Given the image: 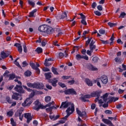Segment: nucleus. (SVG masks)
<instances>
[{"instance_id":"1","label":"nucleus","mask_w":126,"mask_h":126,"mask_svg":"<svg viewBox=\"0 0 126 126\" xmlns=\"http://www.w3.org/2000/svg\"><path fill=\"white\" fill-rule=\"evenodd\" d=\"M38 31L50 34L54 33V29L48 25H42L39 27Z\"/></svg>"},{"instance_id":"2","label":"nucleus","mask_w":126,"mask_h":126,"mask_svg":"<svg viewBox=\"0 0 126 126\" xmlns=\"http://www.w3.org/2000/svg\"><path fill=\"white\" fill-rule=\"evenodd\" d=\"M74 112V104H71V107H68L66 110V113H67V115H66L63 118V120L65 122L67 119Z\"/></svg>"},{"instance_id":"3","label":"nucleus","mask_w":126,"mask_h":126,"mask_svg":"<svg viewBox=\"0 0 126 126\" xmlns=\"http://www.w3.org/2000/svg\"><path fill=\"white\" fill-rule=\"evenodd\" d=\"M92 94H94V93H92L91 94H86L85 95L81 96L80 97V100H81L82 102H87L89 103V102H90V101L86 99H90V98H92V97H93L92 96Z\"/></svg>"},{"instance_id":"4","label":"nucleus","mask_w":126,"mask_h":126,"mask_svg":"<svg viewBox=\"0 0 126 126\" xmlns=\"http://www.w3.org/2000/svg\"><path fill=\"white\" fill-rule=\"evenodd\" d=\"M63 93L65 95H77V93L75 90L73 88L68 89L63 91Z\"/></svg>"},{"instance_id":"5","label":"nucleus","mask_w":126,"mask_h":126,"mask_svg":"<svg viewBox=\"0 0 126 126\" xmlns=\"http://www.w3.org/2000/svg\"><path fill=\"white\" fill-rule=\"evenodd\" d=\"M14 90L19 94H24L25 93V91L23 90V87L21 85H16L14 87Z\"/></svg>"},{"instance_id":"6","label":"nucleus","mask_w":126,"mask_h":126,"mask_svg":"<svg viewBox=\"0 0 126 126\" xmlns=\"http://www.w3.org/2000/svg\"><path fill=\"white\" fill-rule=\"evenodd\" d=\"M14 90L19 94H24L25 93V91L23 90V87L21 85H16L14 87Z\"/></svg>"},{"instance_id":"7","label":"nucleus","mask_w":126,"mask_h":126,"mask_svg":"<svg viewBox=\"0 0 126 126\" xmlns=\"http://www.w3.org/2000/svg\"><path fill=\"white\" fill-rule=\"evenodd\" d=\"M33 103V100L30 98H27L25 100L24 103H22L23 107H29Z\"/></svg>"},{"instance_id":"8","label":"nucleus","mask_w":126,"mask_h":126,"mask_svg":"<svg viewBox=\"0 0 126 126\" xmlns=\"http://www.w3.org/2000/svg\"><path fill=\"white\" fill-rule=\"evenodd\" d=\"M32 88L42 90L44 89V84H43V83H40L39 82L33 83Z\"/></svg>"},{"instance_id":"9","label":"nucleus","mask_w":126,"mask_h":126,"mask_svg":"<svg viewBox=\"0 0 126 126\" xmlns=\"http://www.w3.org/2000/svg\"><path fill=\"white\" fill-rule=\"evenodd\" d=\"M70 105H71V102H70L67 101H63L61 103L60 109H66V108H68V106H70Z\"/></svg>"},{"instance_id":"10","label":"nucleus","mask_w":126,"mask_h":126,"mask_svg":"<svg viewBox=\"0 0 126 126\" xmlns=\"http://www.w3.org/2000/svg\"><path fill=\"white\" fill-rule=\"evenodd\" d=\"M100 79L102 83H103V84H107V83H108V77L106 75H102L100 78Z\"/></svg>"},{"instance_id":"11","label":"nucleus","mask_w":126,"mask_h":126,"mask_svg":"<svg viewBox=\"0 0 126 126\" xmlns=\"http://www.w3.org/2000/svg\"><path fill=\"white\" fill-rule=\"evenodd\" d=\"M25 118L27 119V123L28 124H29L30 123L31 121H32V117H31V113H25Z\"/></svg>"},{"instance_id":"12","label":"nucleus","mask_w":126,"mask_h":126,"mask_svg":"<svg viewBox=\"0 0 126 126\" xmlns=\"http://www.w3.org/2000/svg\"><path fill=\"white\" fill-rule=\"evenodd\" d=\"M102 122H103L104 124L108 125L109 126H115L112 123V121H110L109 119H103Z\"/></svg>"},{"instance_id":"13","label":"nucleus","mask_w":126,"mask_h":126,"mask_svg":"<svg viewBox=\"0 0 126 126\" xmlns=\"http://www.w3.org/2000/svg\"><path fill=\"white\" fill-rule=\"evenodd\" d=\"M87 68L88 69H89V70H91L92 71H94L95 70H97V68L94 67L92 64L89 63L87 65Z\"/></svg>"},{"instance_id":"14","label":"nucleus","mask_w":126,"mask_h":126,"mask_svg":"<svg viewBox=\"0 0 126 126\" xmlns=\"http://www.w3.org/2000/svg\"><path fill=\"white\" fill-rule=\"evenodd\" d=\"M58 80H56V78H54L53 80H50L48 81L49 83H51V85L53 87H57V83H58Z\"/></svg>"},{"instance_id":"15","label":"nucleus","mask_w":126,"mask_h":126,"mask_svg":"<svg viewBox=\"0 0 126 126\" xmlns=\"http://www.w3.org/2000/svg\"><path fill=\"white\" fill-rule=\"evenodd\" d=\"M76 111L77 114H78L79 117H84V116L86 115V112L85 111H83L81 112V111L79 110V109H78V108H77L76 109Z\"/></svg>"},{"instance_id":"16","label":"nucleus","mask_w":126,"mask_h":126,"mask_svg":"<svg viewBox=\"0 0 126 126\" xmlns=\"http://www.w3.org/2000/svg\"><path fill=\"white\" fill-rule=\"evenodd\" d=\"M92 97H97L95 99V101L97 102V101H99V98L100 97V93L98 92H95L94 94H92Z\"/></svg>"},{"instance_id":"17","label":"nucleus","mask_w":126,"mask_h":126,"mask_svg":"<svg viewBox=\"0 0 126 126\" xmlns=\"http://www.w3.org/2000/svg\"><path fill=\"white\" fill-rule=\"evenodd\" d=\"M44 75L45 76L46 79H47L48 81L52 80V79H51V78H52V76L53 75V73H52V72L45 73Z\"/></svg>"},{"instance_id":"18","label":"nucleus","mask_w":126,"mask_h":126,"mask_svg":"<svg viewBox=\"0 0 126 126\" xmlns=\"http://www.w3.org/2000/svg\"><path fill=\"white\" fill-rule=\"evenodd\" d=\"M14 47H16V48H18V51L19 52V53H22V46H21V44L19 43H16L14 44Z\"/></svg>"},{"instance_id":"19","label":"nucleus","mask_w":126,"mask_h":126,"mask_svg":"<svg viewBox=\"0 0 126 126\" xmlns=\"http://www.w3.org/2000/svg\"><path fill=\"white\" fill-rule=\"evenodd\" d=\"M1 59H5L6 58H7L9 56V54L8 53H5V52H4V51H2L1 52Z\"/></svg>"},{"instance_id":"20","label":"nucleus","mask_w":126,"mask_h":126,"mask_svg":"<svg viewBox=\"0 0 126 126\" xmlns=\"http://www.w3.org/2000/svg\"><path fill=\"white\" fill-rule=\"evenodd\" d=\"M85 82L88 86H93V83H92V81H90L89 79H86Z\"/></svg>"},{"instance_id":"21","label":"nucleus","mask_w":126,"mask_h":126,"mask_svg":"<svg viewBox=\"0 0 126 126\" xmlns=\"http://www.w3.org/2000/svg\"><path fill=\"white\" fill-rule=\"evenodd\" d=\"M58 70V68H55V67H52L51 70L52 72L54 73V74H55L56 75H58L59 74V72L57 71Z\"/></svg>"},{"instance_id":"22","label":"nucleus","mask_w":126,"mask_h":126,"mask_svg":"<svg viewBox=\"0 0 126 126\" xmlns=\"http://www.w3.org/2000/svg\"><path fill=\"white\" fill-rule=\"evenodd\" d=\"M34 110H36V111H38V110H40V109H44V105H35L34 107Z\"/></svg>"},{"instance_id":"23","label":"nucleus","mask_w":126,"mask_h":126,"mask_svg":"<svg viewBox=\"0 0 126 126\" xmlns=\"http://www.w3.org/2000/svg\"><path fill=\"white\" fill-rule=\"evenodd\" d=\"M35 52L37 53V54H42V53H43V49L38 47L35 50Z\"/></svg>"},{"instance_id":"24","label":"nucleus","mask_w":126,"mask_h":126,"mask_svg":"<svg viewBox=\"0 0 126 126\" xmlns=\"http://www.w3.org/2000/svg\"><path fill=\"white\" fill-rule=\"evenodd\" d=\"M24 74L26 76L29 77V76H31V74H32V72H31L30 70H28L26 72H25Z\"/></svg>"},{"instance_id":"25","label":"nucleus","mask_w":126,"mask_h":126,"mask_svg":"<svg viewBox=\"0 0 126 126\" xmlns=\"http://www.w3.org/2000/svg\"><path fill=\"white\" fill-rule=\"evenodd\" d=\"M28 2L29 5H31L32 7H34L35 2H33V1L31 0H28Z\"/></svg>"},{"instance_id":"26","label":"nucleus","mask_w":126,"mask_h":126,"mask_svg":"<svg viewBox=\"0 0 126 126\" xmlns=\"http://www.w3.org/2000/svg\"><path fill=\"white\" fill-rule=\"evenodd\" d=\"M9 80H13L14 78H15V74H9Z\"/></svg>"},{"instance_id":"27","label":"nucleus","mask_w":126,"mask_h":126,"mask_svg":"<svg viewBox=\"0 0 126 126\" xmlns=\"http://www.w3.org/2000/svg\"><path fill=\"white\" fill-rule=\"evenodd\" d=\"M65 17H67V15L66 14V12H64L63 13H62L60 19H64Z\"/></svg>"},{"instance_id":"28","label":"nucleus","mask_w":126,"mask_h":126,"mask_svg":"<svg viewBox=\"0 0 126 126\" xmlns=\"http://www.w3.org/2000/svg\"><path fill=\"white\" fill-rule=\"evenodd\" d=\"M13 116V111H9L7 112V117H9V118H11Z\"/></svg>"},{"instance_id":"29","label":"nucleus","mask_w":126,"mask_h":126,"mask_svg":"<svg viewBox=\"0 0 126 126\" xmlns=\"http://www.w3.org/2000/svg\"><path fill=\"white\" fill-rule=\"evenodd\" d=\"M93 63H96L98 62V61H99V58L97 57H94L93 59Z\"/></svg>"},{"instance_id":"30","label":"nucleus","mask_w":126,"mask_h":126,"mask_svg":"<svg viewBox=\"0 0 126 126\" xmlns=\"http://www.w3.org/2000/svg\"><path fill=\"white\" fill-rule=\"evenodd\" d=\"M51 100H52V98L50 96H47L45 97V101L46 103H49Z\"/></svg>"},{"instance_id":"31","label":"nucleus","mask_w":126,"mask_h":126,"mask_svg":"<svg viewBox=\"0 0 126 126\" xmlns=\"http://www.w3.org/2000/svg\"><path fill=\"white\" fill-rule=\"evenodd\" d=\"M23 88H24V89H26L28 92H32V91H33L32 89L27 87V86H26L23 85Z\"/></svg>"},{"instance_id":"32","label":"nucleus","mask_w":126,"mask_h":126,"mask_svg":"<svg viewBox=\"0 0 126 126\" xmlns=\"http://www.w3.org/2000/svg\"><path fill=\"white\" fill-rule=\"evenodd\" d=\"M52 64V63H49L47 61V59H45V63H44V65L45 66H50Z\"/></svg>"},{"instance_id":"33","label":"nucleus","mask_w":126,"mask_h":126,"mask_svg":"<svg viewBox=\"0 0 126 126\" xmlns=\"http://www.w3.org/2000/svg\"><path fill=\"white\" fill-rule=\"evenodd\" d=\"M95 49H96V45H90V50L92 51V53H93V50H95Z\"/></svg>"},{"instance_id":"34","label":"nucleus","mask_w":126,"mask_h":126,"mask_svg":"<svg viewBox=\"0 0 126 126\" xmlns=\"http://www.w3.org/2000/svg\"><path fill=\"white\" fill-rule=\"evenodd\" d=\"M30 66H31L32 69H35L37 67H36V65L35 64V63H30Z\"/></svg>"},{"instance_id":"35","label":"nucleus","mask_w":126,"mask_h":126,"mask_svg":"<svg viewBox=\"0 0 126 126\" xmlns=\"http://www.w3.org/2000/svg\"><path fill=\"white\" fill-rule=\"evenodd\" d=\"M6 100L9 104H12V100L10 99L9 96L6 97Z\"/></svg>"},{"instance_id":"36","label":"nucleus","mask_w":126,"mask_h":126,"mask_svg":"<svg viewBox=\"0 0 126 126\" xmlns=\"http://www.w3.org/2000/svg\"><path fill=\"white\" fill-rule=\"evenodd\" d=\"M10 122L12 126H16V123L14 122V119L13 118L10 119Z\"/></svg>"},{"instance_id":"37","label":"nucleus","mask_w":126,"mask_h":126,"mask_svg":"<svg viewBox=\"0 0 126 126\" xmlns=\"http://www.w3.org/2000/svg\"><path fill=\"white\" fill-rule=\"evenodd\" d=\"M108 25H109V26H110V27H115L117 26V24L109 22V23H108Z\"/></svg>"},{"instance_id":"38","label":"nucleus","mask_w":126,"mask_h":126,"mask_svg":"<svg viewBox=\"0 0 126 126\" xmlns=\"http://www.w3.org/2000/svg\"><path fill=\"white\" fill-rule=\"evenodd\" d=\"M91 40H92V37L88 38V40L86 41V47H88V45L90 44V42H91Z\"/></svg>"},{"instance_id":"39","label":"nucleus","mask_w":126,"mask_h":126,"mask_svg":"<svg viewBox=\"0 0 126 126\" xmlns=\"http://www.w3.org/2000/svg\"><path fill=\"white\" fill-rule=\"evenodd\" d=\"M81 59H82V55L80 54H77L76 55V59L77 60V61H79V60H81Z\"/></svg>"},{"instance_id":"40","label":"nucleus","mask_w":126,"mask_h":126,"mask_svg":"<svg viewBox=\"0 0 126 126\" xmlns=\"http://www.w3.org/2000/svg\"><path fill=\"white\" fill-rule=\"evenodd\" d=\"M94 13L97 16H101L102 15V14L99 11H94Z\"/></svg>"},{"instance_id":"41","label":"nucleus","mask_w":126,"mask_h":126,"mask_svg":"<svg viewBox=\"0 0 126 126\" xmlns=\"http://www.w3.org/2000/svg\"><path fill=\"white\" fill-rule=\"evenodd\" d=\"M100 41H101V42H102V44H103L104 45H107V44H110V42H109V41L108 40H103L100 39Z\"/></svg>"},{"instance_id":"42","label":"nucleus","mask_w":126,"mask_h":126,"mask_svg":"<svg viewBox=\"0 0 126 126\" xmlns=\"http://www.w3.org/2000/svg\"><path fill=\"white\" fill-rule=\"evenodd\" d=\"M14 64H15L16 65H17V66H18V67H19L20 68H22V67H21V65H20V64H19V63H18V62L16 61H14Z\"/></svg>"},{"instance_id":"43","label":"nucleus","mask_w":126,"mask_h":126,"mask_svg":"<svg viewBox=\"0 0 126 126\" xmlns=\"http://www.w3.org/2000/svg\"><path fill=\"white\" fill-rule=\"evenodd\" d=\"M27 65H28V63L26 62V61H24L23 63H22V66L23 67H26V66H27Z\"/></svg>"},{"instance_id":"44","label":"nucleus","mask_w":126,"mask_h":126,"mask_svg":"<svg viewBox=\"0 0 126 126\" xmlns=\"http://www.w3.org/2000/svg\"><path fill=\"white\" fill-rule=\"evenodd\" d=\"M46 111L47 113H49V112H52L53 111V108L51 106L49 107V108L46 109Z\"/></svg>"},{"instance_id":"45","label":"nucleus","mask_w":126,"mask_h":126,"mask_svg":"<svg viewBox=\"0 0 126 126\" xmlns=\"http://www.w3.org/2000/svg\"><path fill=\"white\" fill-rule=\"evenodd\" d=\"M79 15H80L81 16V19H82V20H83L84 19H86V17L85 16V15H84V14H83L82 13H80L78 14Z\"/></svg>"},{"instance_id":"46","label":"nucleus","mask_w":126,"mask_h":126,"mask_svg":"<svg viewBox=\"0 0 126 126\" xmlns=\"http://www.w3.org/2000/svg\"><path fill=\"white\" fill-rule=\"evenodd\" d=\"M81 23H82L83 25H85V26L87 25V22H86V19L82 20L81 21Z\"/></svg>"},{"instance_id":"47","label":"nucleus","mask_w":126,"mask_h":126,"mask_svg":"<svg viewBox=\"0 0 126 126\" xmlns=\"http://www.w3.org/2000/svg\"><path fill=\"white\" fill-rule=\"evenodd\" d=\"M104 113L105 114H107L108 115H112V114H113V112L109 110H105Z\"/></svg>"},{"instance_id":"48","label":"nucleus","mask_w":126,"mask_h":126,"mask_svg":"<svg viewBox=\"0 0 126 126\" xmlns=\"http://www.w3.org/2000/svg\"><path fill=\"white\" fill-rule=\"evenodd\" d=\"M8 73H9V71L6 70L3 74V76H5L6 78L8 77L9 75Z\"/></svg>"},{"instance_id":"49","label":"nucleus","mask_w":126,"mask_h":126,"mask_svg":"<svg viewBox=\"0 0 126 126\" xmlns=\"http://www.w3.org/2000/svg\"><path fill=\"white\" fill-rule=\"evenodd\" d=\"M75 82V80H72L68 81L67 83L70 84V85H72L74 84Z\"/></svg>"},{"instance_id":"50","label":"nucleus","mask_w":126,"mask_h":126,"mask_svg":"<svg viewBox=\"0 0 126 126\" xmlns=\"http://www.w3.org/2000/svg\"><path fill=\"white\" fill-rule=\"evenodd\" d=\"M94 82L95 83H96L97 86L99 87V88H101V87H102V86H101V83H100L98 81V80H94Z\"/></svg>"},{"instance_id":"51","label":"nucleus","mask_w":126,"mask_h":126,"mask_svg":"<svg viewBox=\"0 0 126 126\" xmlns=\"http://www.w3.org/2000/svg\"><path fill=\"white\" fill-rule=\"evenodd\" d=\"M64 57V54L62 52L59 53V59H63V57Z\"/></svg>"},{"instance_id":"52","label":"nucleus","mask_w":126,"mask_h":126,"mask_svg":"<svg viewBox=\"0 0 126 126\" xmlns=\"http://www.w3.org/2000/svg\"><path fill=\"white\" fill-rule=\"evenodd\" d=\"M35 92L34 90H32V92L30 94V97H31V98L34 97L35 96Z\"/></svg>"},{"instance_id":"53","label":"nucleus","mask_w":126,"mask_h":126,"mask_svg":"<svg viewBox=\"0 0 126 126\" xmlns=\"http://www.w3.org/2000/svg\"><path fill=\"white\" fill-rule=\"evenodd\" d=\"M126 15V14L125 12H122L121 13L120 15L119 16V17H122V18H125Z\"/></svg>"},{"instance_id":"54","label":"nucleus","mask_w":126,"mask_h":126,"mask_svg":"<svg viewBox=\"0 0 126 126\" xmlns=\"http://www.w3.org/2000/svg\"><path fill=\"white\" fill-rule=\"evenodd\" d=\"M27 86H28V87H30V88H33V83H27Z\"/></svg>"},{"instance_id":"55","label":"nucleus","mask_w":126,"mask_h":126,"mask_svg":"<svg viewBox=\"0 0 126 126\" xmlns=\"http://www.w3.org/2000/svg\"><path fill=\"white\" fill-rule=\"evenodd\" d=\"M12 99H13V100H19V97L16 95H14V94H13L12 95Z\"/></svg>"},{"instance_id":"56","label":"nucleus","mask_w":126,"mask_h":126,"mask_svg":"<svg viewBox=\"0 0 126 126\" xmlns=\"http://www.w3.org/2000/svg\"><path fill=\"white\" fill-rule=\"evenodd\" d=\"M52 105V102H49L48 104H46L45 106H44L43 108L44 109H46V108H47V107H51Z\"/></svg>"},{"instance_id":"57","label":"nucleus","mask_w":126,"mask_h":126,"mask_svg":"<svg viewBox=\"0 0 126 126\" xmlns=\"http://www.w3.org/2000/svg\"><path fill=\"white\" fill-rule=\"evenodd\" d=\"M58 41L57 40H56L55 41H53V44L54 46H57V47H60V44H58Z\"/></svg>"},{"instance_id":"58","label":"nucleus","mask_w":126,"mask_h":126,"mask_svg":"<svg viewBox=\"0 0 126 126\" xmlns=\"http://www.w3.org/2000/svg\"><path fill=\"white\" fill-rule=\"evenodd\" d=\"M59 86H61L62 88H64V87H65V84L63 83H59Z\"/></svg>"},{"instance_id":"59","label":"nucleus","mask_w":126,"mask_h":126,"mask_svg":"<svg viewBox=\"0 0 126 126\" xmlns=\"http://www.w3.org/2000/svg\"><path fill=\"white\" fill-rule=\"evenodd\" d=\"M97 8L98 10H99L100 11H101V10H103V7H102V5H99L97 6Z\"/></svg>"},{"instance_id":"60","label":"nucleus","mask_w":126,"mask_h":126,"mask_svg":"<svg viewBox=\"0 0 126 126\" xmlns=\"http://www.w3.org/2000/svg\"><path fill=\"white\" fill-rule=\"evenodd\" d=\"M97 6V3H96V2H94L92 4V8H95Z\"/></svg>"},{"instance_id":"61","label":"nucleus","mask_w":126,"mask_h":126,"mask_svg":"<svg viewBox=\"0 0 126 126\" xmlns=\"http://www.w3.org/2000/svg\"><path fill=\"white\" fill-rule=\"evenodd\" d=\"M62 78H63V79H69V78H70V76H63L62 77Z\"/></svg>"},{"instance_id":"62","label":"nucleus","mask_w":126,"mask_h":126,"mask_svg":"<svg viewBox=\"0 0 126 126\" xmlns=\"http://www.w3.org/2000/svg\"><path fill=\"white\" fill-rule=\"evenodd\" d=\"M34 70H36V73L37 74H40V73L41 72V71H40V69L39 68H38V67H36V68L34 69Z\"/></svg>"},{"instance_id":"63","label":"nucleus","mask_w":126,"mask_h":126,"mask_svg":"<svg viewBox=\"0 0 126 126\" xmlns=\"http://www.w3.org/2000/svg\"><path fill=\"white\" fill-rule=\"evenodd\" d=\"M105 30H100L99 31V33L100 34H101V35H104V34L105 33Z\"/></svg>"},{"instance_id":"64","label":"nucleus","mask_w":126,"mask_h":126,"mask_svg":"<svg viewBox=\"0 0 126 126\" xmlns=\"http://www.w3.org/2000/svg\"><path fill=\"white\" fill-rule=\"evenodd\" d=\"M19 120L20 121H22L23 120V114L22 113H20V115H19Z\"/></svg>"}]
</instances>
